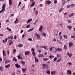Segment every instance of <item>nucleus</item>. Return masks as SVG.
Listing matches in <instances>:
<instances>
[{"label": "nucleus", "mask_w": 75, "mask_h": 75, "mask_svg": "<svg viewBox=\"0 0 75 75\" xmlns=\"http://www.w3.org/2000/svg\"><path fill=\"white\" fill-rule=\"evenodd\" d=\"M72 74V72L70 70H68L67 71V75H71Z\"/></svg>", "instance_id": "7ed1b4c3"}, {"label": "nucleus", "mask_w": 75, "mask_h": 75, "mask_svg": "<svg viewBox=\"0 0 75 75\" xmlns=\"http://www.w3.org/2000/svg\"><path fill=\"white\" fill-rule=\"evenodd\" d=\"M42 66H43V67H47V66H48V65H47V64H42Z\"/></svg>", "instance_id": "49530a36"}, {"label": "nucleus", "mask_w": 75, "mask_h": 75, "mask_svg": "<svg viewBox=\"0 0 75 75\" xmlns=\"http://www.w3.org/2000/svg\"><path fill=\"white\" fill-rule=\"evenodd\" d=\"M10 62V60H6L5 61V64H7V63H9V62Z\"/></svg>", "instance_id": "4be33fe9"}, {"label": "nucleus", "mask_w": 75, "mask_h": 75, "mask_svg": "<svg viewBox=\"0 0 75 75\" xmlns=\"http://www.w3.org/2000/svg\"><path fill=\"white\" fill-rule=\"evenodd\" d=\"M7 30L8 31H11V29L10 28H8V27L7 28Z\"/></svg>", "instance_id": "c03bdc74"}, {"label": "nucleus", "mask_w": 75, "mask_h": 75, "mask_svg": "<svg viewBox=\"0 0 75 75\" xmlns=\"http://www.w3.org/2000/svg\"><path fill=\"white\" fill-rule=\"evenodd\" d=\"M34 58L35 59V62H38V58H37V57H35Z\"/></svg>", "instance_id": "f3484780"}, {"label": "nucleus", "mask_w": 75, "mask_h": 75, "mask_svg": "<svg viewBox=\"0 0 75 75\" xmlns=\"http://www.w3.org/2000/svg\"><path fill=\"white\" fill-rule=\"evenodd\" d=\"M56 50L57 51H62V49L60 48H56Z\"/></svg>", "instance_id": "6e6552de"}, {"label": "nucleus", "mask_w": 75, "mask_h": 75, "mask_svg": "<svg viewBox=\"0 0 75 75\" xmlns=\"http://www.w3.org/2000/svg\"><path fill=\"white\" fill-rule=\"evenodd\" d=\"M46 3L47 4H48V5H49V4H50L52 3V2L48 0L46 1Z\"/></svg>", "instance_id": "39448f33"}, {"label": "nucleus", "mask_w": 75, "mask_h": 75, "mask_svg": "<svg viewBox=\"0 0 75 75\" xmlns=\"http://www.w3.org/2000/svg\"><path fill=\"white\" fill-rule=\"evenodd\" d=\"M59 38H60V39H62V35H59Z\"/></svg>", "instance_id": "864d4df0"}, {"label": "nucleus", "mask_w": 75, "mask_h": 75, "mask_svg": "<svg viewBox=\"0 0 75 75\" xmlns=\"http://www.w3.org/2000/svg\"><path fill=\"white\" fill-rule=\"evenodd\" d=\"M67 55H68V56H69V57H71L73 55L72 53L70 54V53H69V52H68L67 53Z\"/></svg>", "instance_id": "423d86ee"}, {"label": "nucleus", "mask_w": 75, "mask_h": 75, "mask_svg": "<svg viewBox=\"0 0 75 75\" xmlns=\"http://www.w3.org/2000/svg\"><path fill=\"white\" fill-rule=\"evenodd\" d=\"M63 37H64V38L66 39H67L68 38V37H67V35H64L63 36Z\"/></svg>", "instance_id": "79ce46f5"}, {"label": "nucleus", "mask_w": 75, "mask_h": 75, "mask_svg": "<svg viewBox=\"0 0 75 75\" xmlns=\"http://www.w3.org/2000/svg\"><path fill=\"white\" fill-rule=\"evenodd\" d=\"M16 49H14L13 50V54H14V53L16 52Z\"/></svg>", "instance_id": "c9c22d12"}, {"label": "nucleus", "mask_w": 75, "mask_h": 75, "mask_svg": "<svg viewBox=\"0 0 75 75\" xmlns=\"http://www.w3.org/2000/svg\"><path fill=\"white\" fill-rule=\"evenodd\" d=\"M21 63L23 66H24L25 65V62H24V61H21Z\"/></svg>", "instance_id": "9d476101"}, {"label": "nucleus", "mask_w": 75, "mask_h": 75, "mask_svg": "<svg viewBox=\"0 0 75 75\" xmlns=\"http://www.w3.org/2000/svg\"><path fill=\"white\" fill-rule=\"evenodd\" d=\"M7 52L8 55H9V54H10V52L9 51V50H7Z\"/></svg>", "instance_id": "052dcab7"}, {"label": "nucleus", "mask_w": 75, "mask_h": 75, "mask_svg": "<svg viewBox=\"0 0 75 75\" xmlns=\"http://www.w3.org/2000/svg\"><path fill=\"white\" fill-rule=\"evenodd\" d=\"M67 27L69 28V30H71V29H72V26L69 25L67 26Z\"/></svg>", "instance_id": "cd10ccee"}, {"label": "nucleus", "mask_w": 75, "mask_h": 75, "mask_svg": "<svg viewBox=\"0 0 75 75\" xmlns=\"http://www.w3.org/2000/svg\"><path fill=\"white\" fill-rule=\"evenodd\" d=\"M23 47V45L21 44H20L18 45V47L20 48L21 47Z\"/></svg>", "instance_id": "7c9ffc66"}, {"label": "nucleus", "mask_w": 75, "mask_h": 75, "mask_svg": "<svg viewBox=\"0 0 75 75\" xmlns=\"http://www.w3.org/2000/svg\"><path fill=\"white\" fill-rule=\"evenodd\" d=\"M42 6H43V5L42 4H40V7H42Z\"/></svg>", "instance_id": "69168bd1"}, {"label": "nucleus", "mask_w": 75, "mask_h": 75, "mask_svg": "<svg viewBox=\"0 0 75 75\" xmlns=\"http://www.w3.org/2000/svg\"><path fill=\"white\" fill-rule=\"evenodd\" d=\"M10 67V65L8 64L7 65H6L5 66V67L6 68H9Z\"/></svg>", "instance_id": "a878e982"}, {"label": "nucleus", "mask_w": 75, "mask_h": 75, "mask_svg": "<svg viewBox=\"0 0 75 75\" xmlns=\"http://www.w3.org/2000/svg\"><path fill=\"white\" fill-rule=\"evenodd\" d=\"M8 39H13V36H11L10 37H8Z\"/></svg>", "instance_id": "c85d7f7f"}, {"label": "nucleus", "mask_w": 75, "mask_h": 75, "mask_svg": "<svg viewBox=\"0 0 75 75\" xmlns=\"http://www.w3.org/2000/svg\"><path fill=\"white\" fill-rule=\"evenodd\" d=\"M54 56H51V55H50L49 56V58L51 59H52L53 58H54Z\"/></svg>", "instance_id": "f704fd0d"}, {"label": "nucleus", "mask_w": 75, "mask_h": 75, "mask_svg": "<svg viewBox=\"0 0 75 75\" xmlns=\"http://www.w3.org/2000/svg\"><path fill=\"white\" fill-rule=\"evenodd\" d=\"M75 4H72L71 5V6L72 7L74 8V7H75Z\"/></svg>", "instance_id": "de8ad7c7"}, {"label": "nucleus", "mask_w": 75, "mask_h": 75, "mask_svg": "<svg viewBox=\"0 0 75 75\" xmlns=\"http://www.w3.org/2000/svg\"><path fill=\"white\" fill-rule=\"evenodd\" d=\"M57 3V0H55L54 1V3H55V4H56Z\"/></svg>", "instance_id": "0e129e2a"}, {"label": "nucleus", "mask_w": 75, "mask_h": 75, "mask_svg": "<svg viewBox=\"0 0 75 75\" xmlns=\"http://www.w3.org/2000/svg\"><path fill=\"white\" fill-rule=\"evenodd\" d=\"M28 41H33V40H32V39L31 38H28Z\"/></svg>", "instance_id": "4c0bfd02"}, {"label": "nucleus", "mask_w": 75, "mask_h": 75, "mask_svg": "<svg viewBox=\"0 0 75 75\" xmlns=\"http://www.w3.org/2000/svg\"><path fill=\"white\" fill-rule=\"evenodd\" d=\"M4 10L3 9H2V10H1V11H0V13H1L3 12V11H4Z\"/></svg>", "instance_id": "6e6d98bb"}, {"label": "nucleus", "mask_w": 75, "mask_h": 75, "mask_svg": "<svg viewBox=\"0 0 75 75\" xmlns=\"http://www.w3.org/2000/svg\"><path fill=\"white\" fill-rule=\"evenodd\" d=\"M73 16H74V13H72L71 14H69V17H72Z\"/></svg>", "instance_id": "412c9836"}, {"label": "nucleus", "mask_w": 75, "mask_h": 75, "mask_svg": "<svg viewBox=\"0 0 75 75\" xmlns=\"http://www.w3.org/2000/svg\"><path fill=\"white\" fill-rule=\"evenodd\" d=\"M0 70H1V71H3V67H0Z\"/></svg>", "instance_id": "37998d69"}, {"label": "nucleus", "mask_w": 75, "mask_h": 75, "mask_svg": "<svg viewBox=\"0 0 75 75\" xmlns=\"http://www.w3.org/2000/svg\"><path fill=\"white\" fill-rule=\"evenodd\" d=\"M70 7H71V6H70V5H67V8H70Z\"/></svg>", "instance_id": "13d9d810"}, {"label": "nucleus", "mask_w": 75, "mask_h": 75, "mask_svg": "<svg viewBox=\"0 0 75 75\" xmlns=\"http://www.w3.org/2000/svg\"><path fill=\"white\" fill-rule=\"evenodd\" d=\"M46 73L48 74H50V70H48L46 71Z\"/></svg>", "instance_id": "72a5a7b5"}, {"label": "nucleus", "mask_w": 75, "mask_h": 75, "mask_svg": "<svg viewBox=\"0 0 75 75\" xmlns=\"http://www.w3.org/2000/svg\"><path fill=\"white\" fill-rule=\"evenodd\" d=\"M9 45H11L12 44H13V41L12 40L10 41L9 42Z\"/></svg>", "instance_id": "2eb2a0df"}, {"label": "nucleus", "mask_w": 75, "mask_h": 75, "mask_svg": "<svg viewBox=\"0 0 75 75\" xmlns=\"http://www.w3.org/2000/svg\"><path fill=\"white\" fill-rule=\"evenodd\" d=\"M29 54H30V53L28 51L25 52V55H29Z\"/></svg>", "instance_id": "4468645a"}, {"label": "nucleus", "mask_w": 75, "mask_h": 75, "mask_svg": "<svg viewBox=\"0 0 75 75\" xmlns=\"http://www.w3.org/2000/svg\"><path fill=\"white\" fill-rule=\"evenodd\" d=\"M31 21H32V19H30L28 20L26 22V23H29L31 22Z\"/></svg>", "instance_id": "a211bd4d"}, {"label": "nucleus", "mask_w": 75, "mask_h": 75, "mask_svg": "<svg viewBox=\"0 0 75 75\" xmlns=\"http://www.w3.org/2000/svg\"><path fill=\"white\" fill-rule=\"evenodd\" d=\"M51 75H54L55 74V71H51Z\"/></svg>", "instance_id": "aec40b11"}, {"label": "nucleus", "mask_w": 75, "mask_h": 75, "mask_svg": "<svg viewBox=\"0 0 75 75\" xmlns=\"http://www.w3.org/2000/svg\"><path fill=\"white\" fill-rule=\"evenodd\" d=\"M32 54L33 55H34V56L35 55V52H33L32 53Z\"/></svg>", "instance_id": "3c124183"}, {"label": "nucleus", "mask_w": 75, "mask_h": 75, "mask_svg": "<svg viewBox=\"0 0 75 75\" xmlns=\"http://www.w3.org/2000/svg\"><path fill=\"white\" fill-rule=\"evenodd\" d=\"M38 52H39V54H40V53H41V50H38Z\"/></svg>", "instance_id": "5fc2aeb1"}, {"label": "nucleus", "mask_w": 75, "mask_h": 75, "mask_svg": "<svg viewBox=\"0 0 75 75\" xmlns=\"http://www.w3.org/2000/svg\"><path fill=\"white\" fill-rule=\"evenodd\" d=\"M61 61V58H60L57 61V62H60Z\"/></svg>", "instance_id": "09e8293b"}, {"label": "nucleus", "mask_w": 75, "mask_h": 75, "mask_svg": "<svg viewBox=\"0 0 75 75\" xmlns=\"http://www.w3.org/2000/svg\"><path fill=\"white\" fill-rule=\"evenodd\" d=\"M42 35H43L44 37H46L47 36V34L45 33H42Z\"/></svg>", "instance_id": "6ab92c4d"}, {"label": "nucleus", "mask_w": 75, "mask_h": 75, "mask_svg": "<svg viewBox=\"0 0 75 75\" xmlns=\"http://www.w3.org/2000/svg\"><path fill=\"white\" fill-rule=\"evenodd\" d=\"M48 59H49L48 58H43V61H48Z\"/></svg>", "instance_id": "bb28decb"}, {"label": "nucleus", "mask_w": 75, "mask_h": 75, "mask_svg": "<svg viewBox=\"0 0 75 75\" xmlns=\"http://www.w3.org/2000/svg\"><path fill=\"white\" fill-rule=\"evenodd\" d=\"M42 29H43V26L42 25L40 26V27L39 29V31H41L42 30Z\"/></svg>", "instance_id": "0eeeda50"}, {"label": "nucleus", "mask_w": 75, "mask_h": 75, "mask_svg": "<svg viewBox=\"0 0 75 75\" xmlns=\"http://www.w3.org/2000/svg\"><path fill=\"white\" fill-rule=\"evenodd\" d=\"M74 45V43L72 42H70L69 44V47H71L72 46Z\"/></svg>", "instance_id": "20e7f679"}, {"label": "nucleus", "mask_w": 75, "mask_h": 75, "mask_svg": "<svg viewBox=\"0 0 75 75\" xmlns=\"http://www.w3.org/2000/svg\"><path fill=\"white\" fill-rule=\"evenodd\" d=\"M36 36L38 39H40V35L39 34L37 33Z\"/></svg>", "instance_id": "9b49d317"}, {"label": "nucleus", "mask_w": 75, "mask_h": 75, "mask_svg": "<svg viewBox=\"0 0 75 75\" xmlns=\"http://www.w3.org/2000/svg\"><path fill=\"white\" fill-rule=\"evenodd\" d=\"M39 57H40V58H42L44 57V55L43 54H40L38 55V56Z\"/></svg>", "instance_id": "1a4fd4ad"}, {"label": "nucleus", "mask_w": 75, "mask_h": 75, "mask_svg": "<svg viewBox=\"0 0 75 75\" xmlns=\"http://www.w3.org/2000/svg\"><path fill=\"white\" fill-rule=\"evenodd\" d=\"M32 3V4L30 6V7H33L35 5V2L34 1Z\"/></svg>", "instance_id": "5701e85b"}, {"label": "nucleus", "mask_w": 75, "mask_h": 75, "mask_svg": "<svg viewBox=\"0 0 75 75\" xmlns=\"http://www.w3.org/2000/svg\"><path fill=\"white\" fill-rule=\"evenodd\" d=\"M9 6L12 5V0H9Z\"/></svg>", "instance_id": "ddd939ff"}, {"label": "nucleus", "mask_w": 75, "mask_h": 75, "mask_svg": "<svg viewBox=\"0 0 75 75\" xmlns=\"http://www.w3.org/2000/svg\"><path fill=\"white\" fill-rule=\"evenodd\" d=\"M14 14H12L11 15V17H13L14 16Z\"/></svg>", "instance_id": "338daca9"}, {"label": "nucleus", "mask_w": 75, "mask_h": 75, "mask_svg": "<svg viewBox=\"0 0 75 75\" xmlns=\"http://www.w3.org/2000/svg\"><path fill=\"white\" fill-rule=\"evenodd\" d=\"M64 49L65 50H66V51H67V50H68V48L67 47V46L66 45H64Z\"/></svg>", "instance_id": "dca6fc26"}, {"label": "nucleus", "mask_w": 75, "mask_h": 75, "mask_svg": "<svg viewBox=\"0 0 75 75\" xmlns=\"http://www.w3.org/2000/svg\"><path fill=\"white\" fill-rule=\"evenodd\" d=\"M15 67H16V68H21V67L20 66V65L18 64H16L15 65Z\"/></svg>", "instance_id": "f03ea898"}, {"label": "nucleus", "mask_w": 75, "mask_h": 75, "mask_svg": "<svg viewBox=\"0 0 75 75\" xmlns=\"http://www.w3.org/2000/svg\"><path fill=\"white\" fill-rule=\"evenodd\" d=\"M50 51L53 52H57V49L55 47H52L50 48Z\"/></svg>", "instance_id": "f257e3e1"}, {"label": "nucleus", "mask_w": 75, "mask_h": 75, "mask_svg": "<svg viewBox=\"0 0 75 75\" xmlns=\"http://www.w3.org/2000/svg\"><path fill=\"white\" fill-rule=\"evenodd\" d=\"M25 36V34H23L22 36V38H23Z\"/></svg>", "instance_id": "680f3d73"}, {"label": "nucleus", "mask_w": 75, "mask_h": 75, "mask_svg": "<svg viewBox=\"0 0 75 75\" xmlns=\"http://www.w3.org/2000/svg\"><path fill=\"white\" fill-rule=\"evenodd\" d=\"M13 61H15L16 62V61H17V59H16V58H15V57H14L13 58Z\"/></svg>", "instance_id": "a19ab883"}, {"label": "nucleus", "mask_w": 75, "mask_h": 75, "mask_svg": "<svg viewBox=\"0 0 75 75\" xmlns=\"http://www.w3.org/2000/svg\"><path fill=\"white\" fill-rule=\"evenodd\" d=\"M14 23L15 24H17V23H18V19H17V18H16V19Z\"/></svg>", "instance_id": "b1692460"}, {"label": "nucleus", "mask_w": 75, "mask_h": 75, "mask_svg": "<svg viewBox=\"0 0 75 75\" xmlns=\"http://www.w3.org/2000/svg\"><path fill=\"white\" fill-rule=\"evenodd\" d=\"M64 10V8H62L60 9L59 11V13H61V11L62 12Z\"/></svg>", "instance_id": "473e14b6"}, {"label": "nucleus", "mask_w": 75, "mask_h": 75, "mask_svg": "<svg viewBox=\"0 0 75 75\" xmlns=\"http://www.w3.org/2000/svg\"><path fill=\"white\" fill-rule=\"evenodd\" d=\"M35 13L36 16H37V15H38V11H35Z\"/></svg>", "instance_id": "e433bc0d"}, {"label": "nucleus", "mask_w": 75, "mask_h": 75, "mask_svg": "<svg viewBox=\"0 0 75 75\" xmlns=\"http://www.w3.org/2000/svg\"><path fill=\"white\" fill-rule=\"evenodd\" d=\"M43 48H44L45 50H47L48 49V47H47L45 46H43Z\"/></svg>", "instance_id": "58836bf2"}, {"label": "nucleus", "mask_w": 75, "mask_h": 75, "mask_svg": "<svg viewBox=\"0 0 75 75\" xmlns=\"http://www.w3.org/2000/svg\"><path fill=\"white\" fill-rule=\"evenodd\" d=\"M67 21L69 23H71V20H70L69 19L68 20H67Z\"/></svg>", "instance_id": "a18cd8bd"}, {"label": "nucleus", "mask_w": 75, "mask_h": 75, "mask_svg": "<svg viewBox=\"0 0 75 75\" xmlns=\"http://www.w3.org/2000/svg\"><path fill=\"white\" fill-rule=\"evenodd\" d=\"M31 50L33 52H34V51H35L34 49L33 48L31 49Z\"/></svg>", "instance_id": "bf43d9fd"}, {"label": "nucleus", "mask_w": 75, "mask_h": 75, "mask_svg": "<svg viewBox=\"0 0 75 75\" xmlns=\"http://www.w3.org/2000/svg\"><path fill=\"white\" fill-rule=\"evenodd\" d=\"M17 57L18 58V59H21L22 60L23 59V58H22L20 56H18Z\"/></svg>", "instance_id": "2f4dec72"}, {"label": "nucleus", "mask_w": 75, "mask_h": 75, "mask_svg": "<svg viewBox=\"0 0 75 75\" xmlns=\"http://www.w3.org/2000/svg\"><path fill=\"white\" fill-rule=\"evenodd\" d=\"M30 26V25H27V27H26L27 28H29Z\"/></svg>", "instance_id": "8fccbe9b"}, {"label": "nucleus", "mask_w": 75, "mask_h": 75, "mask_svg": "<svg viewBox=\"0 0 75 75\" xmlns=\"http://www.w3.org/2000/svg\"><path fill=\"white\" fill-rule=\"evenodd\" d=\"M66 3V2H64L62 3V5H63L64 6V5H65V4Z\"/></svg>", "instance_id": "4d7b16f0"}, {"label": "nucleus", "mask_w": 75, "mask_h": 75, "mask_svg": "<svg viewBox=\"0 0 75 75\" xmlns=\"http://www.w3.org/2000/svg\"><path fill=\"white\" fill-rule=\"evenodd\" d=\"M57 41L58 43H60V44L61 43V42H60V41L58 40H57Z\"/></svg>", "instance_id": "e2e57ef3"}, {"label": "nucleus", "mask_w": 75, "mask_h": 75, "mask_svg": "<svg viewBox=\"0 0 75 75\" xmlns=\"http://www.w3.org/2000/svg\"><path fill=\"white\" fill-rule=\"evenodd\" d=\"M2 53H3V56H4V55H5V53H6V52H5V51H4V50H3Z\"/></svg>", "instance_id": "ea45409f"}, {"label": "nucleus", "mask_w": 75, "mask_h": 75, "mask_svg": "<svg viewBox=\"0 0 75 75\" xmlns=\"http://www.w3.org/2000/svg\"><path fill=\"white\" fill-rule=\"evenodd\" d=\"M21 69L22 70V72H25V71H26V68H25L24 69L22 68Z\"/></svg>", "instance_id": "393cba45"}, {"label": "nucleus", "mask_w": 75, "mask_h": 75, "mask_svg": "<svg viewBox=\"0 0 75 75\" xmlns=\"http://www.w3.org/2000/svg\"><path fill=\"white\" fill-rule=\"evenodd\" d=\"M72 64L71 62H68L67 63V65H69V66H70V65H72Z\"/></svg>", "instance_id": "c756f323"}, {"label": "nucleus", "mask_w": 75, "mask_h": 75, "mask_svg": "<svg viewBox=\"0 0 75 75\" xmlns=\"http://www.w3.org/2000/svg\"><path fill=\"white\" fill-rule=\"evenodd\" d=\"M7 40H8V39H7V38H6L5 39V42H7Z\"/></svg>", "instance_id": "774afa93"}, {"label": "nucleus", "mask_w": 75, "mask_h": 75, "mask_svg": "<svg viewBox=\"0 0 75 75\" xmlns=\"http://www.w3.org/2000/svg\"><path fill=\"white\" fill-rule=\"evenodd\" d=\"M57 59V57H55L53 59L54 61H56Z\"/></svg>", "instance_id": "603ef678"}, {"label": "nucleus", "mask_w": 75, "mask_h": 75, "mask_svg": "<svg viewBox=\"0 0 75 75\" xmlns=\"http://www.w3.org/2000/svg\"><path fill=\"white\" fill-rule=\"evenodd\" d=\"M5 7H6V4H3L2 6V9L4 11H5Z\"/></svg>", "instance_id": "f8f14e48"}]
</instances>
